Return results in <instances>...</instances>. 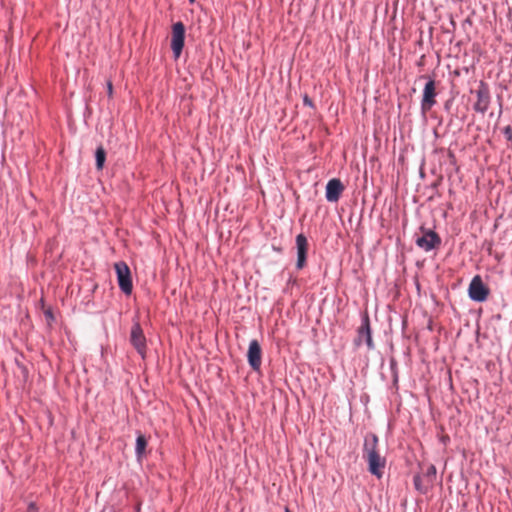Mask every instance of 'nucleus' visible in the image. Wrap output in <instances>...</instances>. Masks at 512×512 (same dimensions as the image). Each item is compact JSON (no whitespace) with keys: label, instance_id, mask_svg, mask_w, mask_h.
Listing matches in <instances>:
<instances>
[{"label":"nucleus","instance_id":"f8f14e48","mask_svg":"<svg viewBox=\"0 0 512 512\" xmlns=\"http://www.w3.org/2000/svg\"><path fill=\"white\" fill-rule=\"evenodd\" d=\"M344 191V185L339 179H331L326 185V199L329 202H336L339 200L342 192Z\"/></svg>","mask_w":512,"mask_h":512},{"label":"nucleus","instance_id":"a211bd4d","mask_svg":"<svg viewBox=\"0 0 512 512\" xmlns=\"http://www.w3.org/2000/svg\"><path fill=\"white\" fill-rule=\"evenodd\" d=\"M389 366H390V370H391V373H392L393 386H395L397 388V386H398V379H399L397 361L394 358H391L390 361H389Z\"/></svg>","mask_w":512,"mask_h":512},{"label":"nucleus","instance_id":"393cba45","mask_svg":"<svg viewBox=\"0 0 512 512\" xmlns=\"http://www.w3.org/2000/svg\"><path fill=\"white\" fill-rule=\"evenodd\" d=\"M189 1H190V3H194L195 2V0H189Z\"/></svg>","mask_w":512,"mask_h":512},{"label":"nucleus","instance_id":"1a4fd4ad","mask_svg":"<svg viewBox=\"0 0 512 512\" xmlns=\"http://www.w3.org/2000/svg\"><path fill=\"white\" fill-rule=\"evenodd\" d=\"M247 360L254 371H259L262 363V350L259 342L253 339L249 343Z\"/></svg>","mask_w":512,"mask_h":512},{"label":"nucleus","instance_id":"6e6552de","mask_svg":"<svg viewBox=\"0 0 512 512\" xmlns=\"http://www.w3.org/2000/svg\"><path fill=\"white\" fill-rule=\"evenodd\" d=\"M475 93L477 99L473 105V108L476 112L484 114L490 105V91L488 85L484 82H480V85Z\"/></svg>","mask_w":512,"mask_h":512},{"label":"nucleus","instance_id":"aec40b11","mask_svg":"<svg viewBox=\"0 0 512 512\" xmlns=\"http://www.w3.org/2000/svg\"><path fill=\"white\" fill-rule=\"evenodd\" d=\"M303 103H304V105L309 106L311 108L314 107L313 101L307 94L304 95V97H303Z\"/></svg>","mask_w":512,"mask_h":512},{"label":"nucleus","instance_id":"f03ea898","mask_svg":"<svg viewBox=\"0 0 512 512\" xmlns=\"http://www.w3.org/2000/svg\"><path fill=\"white\" fill-rule=\"evenodd\" d=\"M130 343L141 356L142 359L146 357L147 340L144 331L139 321H134L130 331Z\"/></svg>","mask_w":512,"mask_h":512},{"label":"nucleus","instance_id":"0eeeda50","mask_svg":"<svg viewBox=\"0 0 512 512\" xmlns=\"http://www.w3.org/2000/svg\"><path fill=\"white\" fill-rule=\"evenodd\" d=\"M468 294L471 300L483 302L487 299L489 289L485 286L480 276H475L469 285Z\"/></svg>","mask_w":512,"mask_h":512},{"label":"nucleus","instance_id":"423d86ee","mask_svg":"<svg viewBox=\"0 0 512 512\" xmlns=\"http://www.w3.org/2000/svg\"><path fill=\"white\" fill-rule=\"evenodd\" d=\"M185 39V26L182 22H176L172 26L171 49L175 58L181 55Z\"/></svg>","mask_w":512,"mask_h":512},{"label":"nucleus","instance_id":"f257e3e1","mask_svg":"<svg viewBox=\"0 0 512 512\" xmlns=\"http://www.w3.org/2000/svg\"><path fill=\"white\" fill-rule=\"evenodd\" d=\"M415 244L425 252L438 249L442 243L441 237L433 230L420 226V233L415 234Z\"/></svg>","mask_w":512,"mask_h":512},{"label":"nucleus","instance_id":"412c9836","mask_svg":"<svg viewBox=\"0 0 512 512\" xmlns=\"http://www.w3.org/2000/svg\"><path fill=\"white\" fill-rule=\"evenodd\" d=\"M27 512H38V508L34 502H30L27 507Z\"/></svg>","mask_w":512,"mask_h":512},{"label":"nucleus","instance_id":"39448f33","mask_svg":"<svg viewBox=\"0 0 512 512\" xmlns=\"http://www.w3.org/2000/svg\"><path fill=\"white\" fill-rule=\"evenodd\" d=\"M368 464V471L371 475L381 479L386 466V458L381 456L379 451L372 452L363 457Z\"/></svg>","mask_w":512,"mask_h":512},{"label":"nucleus","instance_id":"ddd939ff","mask_svg":"<svg viewBox=\"0 0 512 512\" xmlns=\"http://www.w3.org/2000/svg\"><path fill=\"white\" fill-rule=\"evenodd\" d=\"M379 445V438L373 432H368L364 436L363 448H362V457L366 456L369 453L377 452Z\"/></svg>","mask_w":512,"mask_h":512},{"label":"nucleus","instance_id":"6ab92c4d","mask_svg":"<svg viewBox=\"0 0 512 512\" xmlns=\"http://www.w3.org/2000/svg\"><path fill=\"white\" fill-rule=\"evenodd\" d=\"M503 134L505 135L506 139L509 141V142H512V127L511 126H506L504 129H503Z\"/></svg>","mask_w":512,"mask_h":512},{"label":"nucleus","instance_id":"20e7f679","mask_svg":"<svg viewBox=\"0 0 512 512\" xmlns=\"http://www.w3.org/2000/svg\"><path fill=\"white\" fill-rule=\"evenodd\" d=\"M363 342L369 350H373L375 348L370 328V319L367 314L362 317L361 325L357 330V337L354 339V344L357 347L361 346Z\"/></svg>","mask_w":512,"mask_h":512},{"label":"nucleus","instance_id":"7ed1b4c3","mask_svg":"<svg viewBox=\"0 0 512 512\" xmlns=\"http://www.w3.org/2000/svg\"><path fill=\"white\" fill-rule=\"evenodd\" d=\"M114 267L120 290L124 294L130 295L132 293L133 284L131 279V272L128 265L124 261H120L115 263Z\"/></svg>","mask_w":512,"mask_h":512},{"label":"nucleus","instance_id":"2eb2a0df","mask_svg":"<svg viewBox=\"0 0 512 512\" xmlns=\"http://www.w3.org/2000/svg\"><path fill=\"white\" fill-rule=\"evenodd\" d=\"M147 447V439L146 437L139 433L136 438V445H135V455L138 460H141L145 453V449Z\"/></svg>","mask_w":512,"mask_h":512},{"label":"nucleus","instance_id":"4468645a","mask_svg":"<svg viewBox=\"0 0 512 512\" xmlns=\"http://www.w3.org/2000/svg\"><path fill=\"white\" fill-rule=\"evenodd\" d=\"M414 488L421 494L426 495L432 487L427 484L422 474H416L413 477Z\"/></svg>","mask_w":512,"mask_h":512},{"label":"nucleus","instance_id":"4be33fe9","mask_svg":"<svg viewBox=\"0 0 512 512\" xmlns=\"http://www.w3.org/2000/svg\"><path fill=\"white\" fill-rule=\"evenodd\" d=\"M107 92H108V95L111 97L113 94V84L111 81L107 82Z\"/></svg>","mask_w":512,"mask_h":512},{"label":"nucleus","instance_id":"9d476101","mask_svg":"<svg viewBox=\"0 0 512 512\" xmlns=\"http://www.w3.org/2000/svg\"><path fill=\"white\" fill-rule=\"evenodd\" d=\"M436 88L435 81L430 79L424 87L423 98L421 102V108L423 112L429 111L432 106L436 103Z\"/></svg>","mask_w":512,"mask_h":512},{"label":"nucleus","instance_id":"f3484780","mask_svg":"<svg viewBox=\"0 0 512 512\" xmlns=\"http://www.w3.org/2000/svg\"><path fill=\"white\" fill-rule=\"evenodd\" d=\"M96 157V167L98 170H101L104 166L106 160V152L102 146H99L95 153Z\"/></svg>","mask_w":512,"mask_h":512},{"label":"nucleus","instance_id":"b1692460","mask_svg":"<svg viewBox=\"0 0 512 512\" xmlns=\"http://www.w3.org/2000/svg\"><path fill=\"white\" fill-rule=\"evenodd\" d=\"M285 512H291L289 508H285Z\"/></svg>","mask_w":512,"mask_h":512},{"label":"nucleus","instance_id":"9b49d317","mask_svg":"<svg viewBox=\"0 0 512 512\" xmlns=\"http://www.w3.org/2000/svg\"><path fill=\"white\" fill-rule=\"evenodd\" d=\"M297 248V269H302L306 265L308 242L304 234L300 233L296 236Z\"/></svg>","mask_w":512,"mask_h":512},{"label":"nucleus","instance_id":"dca6fc26","mask_svg":"<svg viewBox=\"0 0 512 512\" xmlns=\"http://www.w3.org/2000/svg\"><path fill=\"white\" fill-rule=\"evenodd\" d=\"M425 481L427 484H429L431 487H433L436 477H437V470L436 467L433 464H429L426 468V470L422 473Z\"/></svg>","mask_w":512,"mask_h":512},{"label":"nucleus","instance_id":"5701e85b","mask_svg":"<svg viewBox=\"0 0 512 512\" xmlns=\"http://www.w3.org/2000/svg\"><path fill=\"white\" fill-rule=\"evenodd\" d=\"M45 316H46L47 318L53 319V314H52V312H51V311H46V312H45Z\"/></svg>","mask_w":512,"mask_h":512}]
</instances>
